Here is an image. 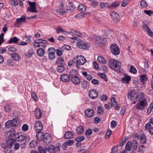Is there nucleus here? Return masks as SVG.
Returning a JSON list of instances; mask_svg holds the SVG:
<instances>
[{
    "mask_svg": "<svg viewBox=\"0 0 153 153\" xmlns=\"http://www.w3.org/2000/svg\"><path fill=\"white\" fill-rule=\"evenodd\" d=\"M109 32L107 30H105L102 32V36H98L96 37L95 42L100 46L104 45L106 42V39Z\"/></svg>",
    "mask_w": 153,
    "mask_h": 153,
    "instance_id": "nucleus-1",
    "label": "nucleus"
},
{
    "mask_svg": "<svg viewBox=\"0 0 153 153\" xmlns=\"http://www.w3.org/2000/svg\"><path fill=\"white\" fill-rule=\"evenodd\" d=\"M109 67L118 73L120 72V63L118 61L114 59H111L108 62Z\"/></svg>",
    "mask_w": 153,
    "mask_h": 153,
    "instance_id": "nucleus-2",
    "label": "nucleus"
},
{
    "mask_svg": "<svg viewBox=\"0 0 153 153\" xmlns=\"http://www.w3.org/2000/svg\"><path fill=\"white\" fill-rule=\"evenodd\" d=\"M73 59L78 68H79L78 65H83L86 62L85 58L81 55L76 56L73 58Z\"/></svg>",
    "mask_w": 153,
    "mask_h": 153,
    "instance_id": "nucleus-3",
    "label": "nucleus"
},
{
    "mask_svg": "<svg viewBox=\"0 0 153 153\" xmlns=\"http://www.w3.org/2000/svg\"><path fill=\"white\" fill-rule=\"evenodd\" d=\"M76 46L80 49L87 50L90 48V44L87 42L79 39L78 40Z\"/></svg>",
    "mask_w": 153,
    "mask_h": 153,
    "instance_id": "nucleus-4",
    "label": "nucleus"
},
{
    "mask_svg": "<svg viewBox=\"0 0 153 153\" xmlns=\"http://www.w3.org/2000/svg\"><path fill=\"white\" fill-rule=\"evenodd\" d=\"M19 123V119L15 118L12 120L7 121L5 123V126L7 128H10L11 127H17Z\"/></svg>",
    "mask_w": 153,
    "mask_h": 153,
    "instance_id": "nucleus-5",
    "label": "nucleus"
},
{
    "mask_svg": "<svg viewBox=\"0 0 153 153\" xmlns=\"http://www.w3.org/2000/svg\"><path fill=\"white\" fill-rule=\"evenodd\" d=\"M147 104V101L146 98H144L138 102L135 105V107L138 110H143Z\"/></svg>",
    "mask_w": 153,
    "mask_h": 153,
    "instance_id": "nucleus-6",
    "label": "nucleus"
},
{
    "mask_svg": "<svg viewBox=\"0 0 153 153\" xmlns=\"http://www.w3.org/2000/svg\"><path fill=\"white\" fill-rule=\"evenodd\" d=\"M110 49L112 53L114 55H117L120 53V50L119 47L115 43L112 44L111 45Z\"/></svg>",
    "mask_w": 153,
    "mask_h": 153,
    "instance_id": "nucleus-7",
    "label": "nucleus"
},
{
    "mask_svg": "<svg viewBox=\"0 0 153 153\" xmlns=\"http://www.w3.org/2000/svg\"><path fill=\"white\" fill-rule=\"evenodd\" d=\"M14 140L13 139H8L5 142V143L1 144V147L4 149L7 148H11L14 144Z\"/></svg>",
    "mask_w": 153,
    "mask_h": 153,
    "instance_id": "nucleus-8",
    "label": "nucleus"
},
{
    "mask_svg": "<svg viewBox=\"0 0 153 153\" xmlns=\"http://www.w3.org/2000/svg\"><path fill=\"white\" fill-rule=\"evenodd\" d=\"M75 70H72L70 71L71 76V81L74 85H77L79 84L80 82V80L79 77L76 76H73L72 75V72H74Z\"/></svg>",
    "mask_w": 153,
    "mask_h": 153,
    "instance_id": "nucleus-9",
    "label": "nucleus"
},
{
    "mask_svg": "<svg viewBox=\"0 0 153 153\" xmlns=\"http://www.w3.org/2000/svg\"><path fill=\"white\" fill-rule=\"evenodd\" d=\"M110 15L113 22L117 24L120 20V16L117 13L114 12H111Z\"/></svg>",
    "mask_w": 153,
    "mask_h": 153,
    "instance_id": "nucleus-10",
    "label": "nucleus"
},
{
    "mask_svg": "<svg viewBox=\"0 0 153 153\" xmlns=\"http://www.w3.org/2000/svg\"><path fill=\"white\" fill-rule=\"evenodd\" d=\"M48 151L50 153H56L60 151L59 147L56 146L55 147L53 145H50L48 148Z\"/></svg>",
    "mask_w": 153,
    "mask_h": 153,
    "instance_id": "nucleus-11",
    "label": "nucleus"
},
{
    "mask_svg": "<svg viewBox=\"0 0 153 153\" xmlns=\"http://www.w3.org/2000/svg\"><path fill=\"white\" fill-rule=\"evenodd\" d=\"M55 48H50L48 50V59L50 60H53L55 58L54 53Z\"/></svg>",
    "mask_w": 153,
    "mask_h": 153,
    "instance_id": "nucleus-12",
    "label": "nucleus"
},
{
    "mask_svg": "<svg viewBox=\"0 0 153 153\" xmlns=\"http://www.w3.org/2000/svg\"><path fill=\"white\" fill-rule=\"evenodd\" d=\"M89 96L91 98L95 99L96 98L98 95V93L96 90L92 89L90 90L89 92Z\"/></svg>",
    "mask_w": 153,
    "mask_h": 153,
    "instance_id": "nucleus-13",
    "label": "nucleus"
},
{
    "mask_svg": "<svg viewBox=\"0 0 153 153\" xmlns=\"http://www.w3.org/2000/svg\"><path fill=\"white\" fill-rule=\"evenodd\" d=\"M43 128L42 123L39 121H36L34 127V130L37 131H41Z\"/></svg>",
    "mask_w": 153,
    "mask_h": 153,
    "instance_id": "nucleus-14",
    "label": "nucleus"
},
{
    "mask_svg": "<svg viewBox=\"0 0 153 153\" xmlns=\"http://www.w3.org/2000/svg\"><path fill=\"white\" fill-rule=\"evenodd\" d=\"M42 138V140H43L46 144L49 143L51 141L50 135L48 133H46L43 134Z\"/></svg>",
    "mask_w": 153,
    "mask_h": 153,
    "instance_id": "nucleus-15",
    "label": "nucleus"
},
{
    "mask_svg": "<svg viewBox=\"0 0 153 153\" xmlns=\"http://www.w3.org/2000/svg\"><path fill=\"white\" fill-rule=\"evenodd\" d=\"M25 137V134H23V133H17L15 135V138L16 140L21 141L24 140Z\"/></svg>",
    "mask_w": 153,
    "mask_h": 153,
    "instance_id": "nucleus-16",
    "label": "nucleus"
},
{
    "mask_svg": "<svg viewBox=\"0 0 153 153\" xmlns=\"http://www.w3.org/2000/svg\"><path fill=\"white\" fill-rule=\"evenodd\" d=\"M29 3L30 7L28 8V10L31 12L36 13L37 10L36 9L35 2L29 1Z\"/></svg>",
    "mask_w": 153,
    "mask_h": 153,
    "instance_id": "nucleus-17",
    "label": "nucleus"
},
{
    "mask_svg": "<svg viewBox=\"0 0 153 153\" xmlns=\"http://www.w3.org/2000/svg\"><path fill=\"white\" fill-rule=\"evenodd\" d=\"M85 114L86 117H91L94 115V112L92 109L88 108L85 110Z\"/></svg>",
    "mask_w": 153,
    "mask_h": 153,
    "instance_id": "nucleus-18",
    "label": "nucleus"
},
{
    "mask_svg": "<svg viewBox=\"0 0 153 153\" xmlns=\"http://www.w3.org/2000/svg\"><path fill=\"white\" fill-rule=\"evenodd\" d=\"M111 103V106L114 108L116 110H119L120 107L118 106L117 102L115 100L114 97H111L110 99Z\"/></svg>",
    "mask_w": 153,
    "mask_h": 153,
    "instance_id": "nucleus-19",
    "label": "nucleus"
},
{
    "mask_svg": "<svg viewBox=\"0 0 153 153\" xmlns=\"http://www.w3.org/2000/svg\"><path fill=\"white\" fill-rule=\"evenodd\" d=\"M143 29L144 30L146 31L147 32V33L150 36H152L153 33L147 25L143 24Z\"/></svg>",
    "mask_w": 153,
    "mask_h": 153,
    "instance_id": "nucleus-20",
    "label": "nucleus"
},
{
    "mask_svg": "<svg viewBox=\"0 0 153 153\" xmlns=\"http://www.w3.org/2000/svg\"><path fill=\"white\" fill-rule=\"evenodd\" d=\"M26 19L24 16H22L19 18H17L16 19V23L17 24L20 25L22 23L26 22Z\"/></svg>",
    "mask_w": 153,
    "mask_h": 153,
    "instance_id": "nucleus-21",
    "label": "nucleus"
},
{
    "mask_svg": "<svg viewBox=\"0 0 153 153\" xmlns=\"http://www.w3.org/2000/svg\"><path fill=\"white\" fill-rule=\"evenodd\" d=\"M60 78L62 82H67L70 79V77L69 75L65 74L62 75Z\"/></svg>",
    "mask_w": 153,
    "mask_h": 153,
    "instance_id": "nucleus-22",
    "label": "nucleus"
},
{
    "mask_svg": "<svg viewBox=\"0 0 153 153\" xmlns=\"http://www.w3.org/2000/svg\"><path fill=\"white\" fill-rule=\"evenodd\" d=\"M74 134L71 131H68L66 132L64 135V137L66 139L72 138L73 137Z\"/></svg>",
    "mask_w": 153,
    "mask_h": 153,
    "instance_id": "nucleus-23",
    "label": "nucleus"
},
{
    "mask_svg": "<svg viewBox=\"0 0 153 153\" xmlns=\"http://www.w3.org/2000/svg\"><path fill=\"white\" fill-rule=\"evenodd\" d=\"M56 12L61 15L65 13L66 11L64 9V4L62 3L61 4L59 8L56 10Z\"/></svg>",
    "mask_w": 153,
    "mask_h": 153,
    "instance_id": "nucleus-24",
    "label": "nucleus"
},
{
    "mask_svg": "<svg viewBox=\"0 0 153 153\" xmlns=\"http://www.w3.org/2000/svg\"><path fill=\"white\" fill-rule=\"evenodd\" d=\"M136 94V93L135 91L131 90L128 94V97L130 98L131 100H134V99H135L136 96L135 95Z\"/></svg>",
    "mask_w": 153,
    "mask_h": 153,
    "instance_id": "nucleus-25",
    "label": "nucleus"
},
{
    "mask_svg": "<svg viewBox=\"0 0 153 153\" xmlns=\"http://www.w3.org/2000/svg\"><path fill=\"white\" fill-rule=\"evenodd\" d=\"M146 130H149V132L151 134H153V127H152L151 125L149 123H148L145 126Z\"/></svg>",
    "mask_w": 153,
    "mask_h": 153,
    "instance_id": "nucleus-26",
    "label": "nucleus"
},
{
    "mask_svg": "<svg viewBox=\"0 0 153 153\" xmlns=\"http://www.w3.org/2000/svg\"><path fill=\"white\" fill-rule=\"evenodd\" d=\"M37 55L40 57L43 56L45 53V51L42 48H39L37 49L36 51Z\"/></svg>",
    "mask_w": 153,
    "mask_h": 153,
    "instance_id": "nucleus-27",
    "label": "nucleus"
},
{
    "mask_svg": "<svg viewBox=\"0 0 153 153\" xmlns=\"http://www.w3.org/2000/svg\"><path fill=\"white\" fill-rule=\"evenodd\" d=\"M33 52L32 49H29L28 52L24 54V56L26 58H31L33 54Z\"/></svg>",
    "mask_w": 153,
    "mask_h": 153,
    "instance_id": "nucleus-28",
    "label": "nucleus"
},
{
    "mask_svg": "<svg viewBox=\"0 0 153 153\" xmlns=\"http://www.w3.org/2000/svg\"><path fill=\"white\" fill-rule=\"evenodd\" d=\"M145 94L143 92H140L135 96V99L136 101H140L141 99L144 98Z\"/></svg>",
    "mask_w": 153,
    "mask_h": 153,
    "instance_id": "nucleus-29",
    "label": "nucleus"
},
{
    "mask_svg": "<svg viewBox=\"0 0 153 153\" xmlns=\"http://www.w3.org/2000/svg\"><path fill=\"white\" fill-rule=\"evenodd\" d=\"M35 115L38 119H40L42 117V113L40 110L36 108L35 110Z\"/></svg>",
    "mask_w": 153,
    "mask_h": 153,
    "instance_id": "nucleus-30",
    "label": "nucleus"
},
{
    "mask_svg": "<svg viewBox=\"0 0 153 153\" xmlns=\"http://www.w3.org/2000/svg\"><path fill=\"white\" fill-rule=\"evenodd\" d=\"M140 143L141 144H144L146 142V139L145 135L144 134H140Z\"/></svg>",
    "mask_w": 153,
    "mask_h": 153,
    "instance_id": "nucleus-31",
    "label": "nucleus"
},
{
    "mask_svg": "<svg viewBox=\"0 0 153 153\" xmlns=\"http://www.w3.org/2000/svg\"><path fill=\"white\" fill-rule=\"evenodd\" d=\"M77 8L78 10L81 12H84L86 10V7L83 4H81L79 5Z\"/></svg>",
    "mask_w": 153,
    "mask_h": 153,
    "instance_id": "nucleus-32",
    "label": "nucleus"
},
{
    "mask_svg": "<svg viewBox=\"0 0 153 153\" xmlns=\"http://www.w3.org/2000/svg\"><path fill=\"white\" fill-rule=\"evenodd\" d=\"M84 127L81 126H79L76 129V133L78 134L83 133L84 132Z\"/></svg>",
    "mask_w": 153,
    "mask_h": 153,
    "instance_id": "nucleus-33",
    "label": "nucleus"
},
{
    "mask_svg": "<svg viewBox=\"0 0 153 153\" xmlns=\"http://www.w3.org/2000/svg\"><path fill=\"white\" fill-rule=\"evenodd\" d=\"M70 33L72 34V35L77 36L79 37H81L82 35L80 33L73 29L71 30Z\"/></svg>",
    "mask_w": 153,
    "mask_h": 153,
    "instance_id": "nucleus-34",
    "label": "nucleus"
},
{
    "mask_svg": "<svg viewBox=\"0 0 153 153\" xmlns=\"http://www.w3.org/2000/svg\"><path fill=\"white\" fill-rule=\"evenodd\" d=\"M12 58L15 60L18 61L20 59V56L17 53H13L11 55Z\"/></svg>",
    "mask_w": 153,
    "mask_h": 153,
    "instance_id": "nucleus-35",
    "label": "nucleus"
},
{
    "mask_svg": "<svg viewBox=\"0 0 153 153\" xmlns=\"http://www.w3.org/2000/svg\"><path fill=\"white\" fill-rule=\"evenodd\" d=\"M140 77V80L143 83H145L148 79L146 76L145 75H141Z\"/></svg>",
    "mask_w": 153,
    "mask_h": 153,
    "instance_id": "nucleus-36",
    "label": "nucleus"
},
{
    "mask_svg": "<svg viewBox=\"0 0 153 153\" xmlns=\"http://www.w3.org/2000/svg\"><path fill=\"white\" fill-rule=\"evenodd\" d=\"M125 148L126 149L129 151L131 150L132 148V143L131 141H128L126 145Z\"/></svg>",
    "mask_w": 153,
    "mask_h": 153,
    "instance_id": "nucleus-37",
    "label": "nucleus"
},
{
    "mask_svg": "<svg viewBox=\"0 0 153 153\" xmlns=\"http://www.w3.org/2000/svg\"><path fill=\"white\" fill-rule=\"evenodd\" d=\"M37 139L39 141L42 140L43 134L41 131H37L36 134Z\"/></svg>",
    "mask_w": 153,
    "mask_h": 153,
    "instance_id": "nucleus-38",
    "label": "nucleus"
},
{
    "mask_svg": "<svg viewBox=\"0 0 153 153\" xmlns=\"http://www.w3.org/2000/svg\"><path fill=\"white\" fill-rule=\"evenodd\" d=\"M19 41V39L16 36H15L11 39H10L8 41V43L9 44L11 43H16Z\"/></svg>",
    "mask_w": 153,
    "mask_h": 153,
    "instance_id": "nucleus-39",
    "label": "nucleus"
},
{
    "mask_svg": "<svg viewBox=\"0 0 153 153\" xmlns=\"http://www.w3.org/2000/svg\"><path fill=\"white\" fill-rule=\"evenodd\" d=\"M75 7L73 3L70 2L68 6V10L71 12H72L75 9Z\"/></svg>",
    "mask_w": 153,
    "mask_h": 153,
    "instance_id": "nucleus-40",
    "label": "nucleus"
},
{
    "mask_svg": "<svg viewBox=\"0 0 153 153\" xmlns=\"http://www.w3.org/2000/svg\"><path fill=\"white\" fill-rule=\"evenodd\" d=\"M132 143V147L133 148V149L134 150H136L137 147V141L135 140H134L133 141Z\"/></svg>",
    "mask_w": 153,
    "mask_h": 153,
    "instance_id": "nucleus-41",
    "label": "nucleus"
},
{
    "mask_svg": "<svg viewBox=\"0 0 153 153\" xmlns=\"http://www.w3.org/2000/svg\"><path fill=\"white\" fill-rule=\"evenodd\" d=\"M97 59L98 61L101 63L105 64L107 62L106 60L102 56H98Z\"/></svg>",
    "mask_w": 153,
    "mask_h": 153,
    "instance_id": "nucleus-42",
    "label": "nucleus"
},
{
    "mask_svg": "<svg viewBox=\"0 0 153 153\" xmlns=\"http://www.w3.org/2000/svg\"><path fill=\"white\" fill-rule=\"evenodd\" d=\"M109 4L107 2H101L100 3L99 6L101 9H103L105 7L109 6Z\"/></svg>",
    "mask_w": 153,
    "mask_h": 153,
    "instance_id": "nucleus-43",
    "label": "nucleus"
},
{
    "mask_svg": "<svg viewBox=\"0 0 153 153\" xmlns=\"http://www.w3.org/2000/svg\"><path fill=\"white\" fill-rule=\"evenodd\" d=\"M16 133L15 130L13 128H12L11 130H10L8 132V134L11 137H12L14 136H15Z\"/></svg>",
    "mask_w": 153,
    "mask_h": 153,
    "instance_id": "nucleus-44",
    "label": "nucleus"
},
{
    "mask_svg": "<svg viewBox=\"0 0 153 153\" xmlns=\"http://www.w3.org/2000/svg\"><path fill=\"white\" fill-rule=\"evenodd\" d=\"M34 42L37 44L42 43L43 44H46L47 43V41L45 40H43L41 39H36L34 40Z\"/></svg>",
    "mask_w": 153,
    "mask_h": 153,
    "instance_id": "nucleus-45",
    "label": "nucleus"
},
{
    "mask_svg": "<svg viewBox=\"0 0 153 153\" xmlns=\"http://www.w3.org/2000/svg\"><path fill=\"white\" fill-rule=\"evenodd\" d=\"M119 5V3L117 2H115L113 3L111 5L108 7L110 9H114L116 7Z\"/></svg>",
    "mask_w": 153,
    "mask_h": 153,
    "instance_id": "nucleus-46",
    "label": "nucleus"
},
{
    "mask_svg": "<svg viewBox=\"0 0 153 153\" xmlns=\"http://www.w3.org/2000/svg\"><path fill=\"white\" fill-rule=\"evenodd\" d=\"M64 70L65 68L63 66H58L56 68V70L59 73H62L64 71Z\"/></svg>",
    "mask_w": 153,
    "mask_h": 153,
    "instance_id": "nucleus-47",
    "label": "nucleus"
},
{
    "mask_svg": "<svg viewBox=\"0 0 153 153\" xmlns=\"http://www.w3.org/2000/svg\"><path fill=\"white\" fill-rule=\"evenodd\" d=\"M85 140V137L83 136H79L75 139V140L77 142H81Z\"/></svg>",
    "mask_w": 153,
    "mask_h": 153,
    "instance_id": "nucleus-48",
    "label": "nucleus"
},
{
    "mask_svg": "<svg viewBox=\"0 0 153 153\" xmlns=\"http://www.w3.org/2000/svg\"><path fill=\"white\" fill-rule=\"evenodd\" d=\"M38 150L39 153H46V151L45 148L41 146H39Z\"/></svg>",
    "mask_w": 153,
    "mask_h": 153,
    "instance_id": "nucleus-49",
    "label": "nucleus"
},
{
    "mask_svg": "<svg viewBox=\"0 0 153 153\" xmlns=\"http://www.w3.org/2000/svg\"><path fill=\"white\" fill-rule=\"evenodd\" d=\"M92 132L93 131L91 129H88L85 131V134L87 137H89L90 135L92 134Z\"/></svg>",
    "mask_w": 153,
    "mask_h": 153,
    "instance_id": "nucleus-50",
    "label": "nucleus"
},
{
    "mask_svg": "<svg viewBox=\"0 0 153 153\" xmlns=\"http://www.w3.org/2000/svg\"><path fill=\"white\" fill-rule=\"evenodd\" d=\"M97 112L98 114H102L103 113L104 110L102 108V107L101 106H98L97 107Z\"/></svg>",
    "mask_w": 153,
    "mask_h": 153,
    "instance_id": "nucleus-51",
    "label": "nucleus"
},
{
    "mask_svg": "<svg viewBox=\"0 0 153 153\" xmlns=\"http://www.w3.org/2000/svg\"><path fill=\"white\" fill-rule=\"evenodd\" d=\"M11 109L10 106L9 104H7L4 107V110L6 112H9L11 110Z\"/></svg>",
    "mask_w": 153,
    "mask_h": 153,
    "instance_id": "nucleus-52",
    "label": "nucleus"
},
{
    "mask_svg": "<svg viewBox=\"0 0 153 153\" xmlns=\"http://www.w3.org/2000/svg\"><path fill=\"white\" fill-rule=\"evenodd\" d=\"M37 145L36 142L35 140H32L30 143V146L31 148H34Z\"/></svg>",
    "mask_w": 153,
    "mask_h": 153,
    "instance_id": "nucleus-53",
    "label": "nucleus"
},
{
    "mask_svg": "<svg viewBox=\"0 0 153 153\" xmlns=\"http://www.w3.org/2000/svg\"><path fill=\"white\" fill-rule=\"evenodd\" d=\"M130 71L133 74H135L137 72L136 68L133 65L131 66Z\"/></svg>",
    "mask_w": 153,
    "mask_h": 153,
    "instance_id": "nucleus-54",
    "label": "nucleus"
},
{
    "mask_svg": "<svg viewBox=\"0 0 153 153\" xmlns=\"http://www.w3.org/2000/svg\"><path fill=\"white\" fill-rule=\"evenodd\" d=\"M64 62V59L62 57H59L56 60V62L57 64H63Z\"/></svg>",
    "mask_w": 153,
    "mask_h": 153,
    "instance_id": "nucleus-55",
    "label": "nucleus"
},
{
    "mask_svg": "<svg viewBox=\"0 0 153 153\" xmlns=\"http://www.w3.org/2000/svg\"><path fill=\"white\" fill-rule=\"evenodd\" d=\"M85 16V14L82 13H79L76 15L75 17L76 18L81 19L84 18Z\"/></svg>",
    "mask_w": 153,
    "mask_h": 153,
    "instance_id": "nucleus-56",
    "label": "nucleus"
},
{
    "mask_svg": "<svg viewBox=\"0 0 153 153\" xmlns=\"http://www.w3.org/2000/svg\"><path fill=\"white\" fill-rule=\"evenodd\" d=\"M56 32L57 33H62L65 31L60 26H58L56 29Z\"/></svg>",
    "mask_w": 153,
    "mask_h": 153,
    "instance_id": "nucleus-57",
    "label": "nucleus"
},
{
    "mask_svg": "<svg viewBox=\"0 0 153 153\" xmlns=\"http://www.w3.org/2000/svg\"><path fill=\"white\" fill-rule=\"evenodd\" d=\"M99 76L102 79H104L105 81L106 82L108 81V79L106 78V75L104 73H100L99 74Z\"/></svg>",
    "mask_w": 153,
    "mask_h": 153,
    "instance_id": "nucleus-58",
    "label": "nucleus"
},
{
    "mask_svg": "<svg viewBox=\"0 0 153 153\" xmlns=\"http://www.w3.org/2000/svg\"><path fill=\"white\" fill-rule=\"evenodd\" d=\"M95 21L97 23L99 24L102 23L103 22V19L102 18L96 17L95 19Z\"/></svg>",
    "mask_w": 153,
    "mask_h": 153,
    "instance_id": "nucleus-59",
    "label": "nucleus"
},
{
    "mask_svg": "<svg viewBox=\"0 0 153 153\" xmlns=\"http://www.w3.org/2000/svg\"><path fill=\"white\" fill-rule=\"evenodd\" d=\"M131 80V77L130 76H126L123 78L122 80L123 82L127 83Z\"/></svg>",
    "mask_w": 153,
    "mask_h": 153,
    "instance_id": "nucleus-60",
    "label": "nucleus"
},
{
    "mask_svg": "<svg viewBox=\"0 0 153 153\" xmlns=\"http://www.w3.org/2000/svg\"><path fill=\"white\" fill-rule=\"evenodd\" d=\"M145 148V146L143 145H141L139 146L138 149L140 153H143V149Z\"/></svg>",
    "mask_w": 153,
    "mask_h": 153,
    "instance_id": "nucleus-61",
    "label": "nucleus"
},
{
    "mask_svg": "<svg viewBox=\"0 0 153 153\" xmlns=\"http://www.w3.org/2000/svg\"><path fill=\"white\" fill-rule=\"evenodd\" d=\"M31 98L34 100L35 101H36L37 99V96L34 92H32L31 93Z\"/></svg>",
    "mask_w": 153,
    "mask_h": 153,
    "instance_id": "nucleus-62",
    "label": "nucleus"
},
{
    "mask_svg": "<svg viewBox=\"0 0 153 153\" xmlns=\"http://www.w3.org/2000/svg\"><path fill=\"white\" fill-rule=\"evenodd\" d=\"M62 48L63 49L66 50H70L71 49V47L68 45H64L62 46Z\"/></svg>",
    "mask_w": 153,
    "mask_h": 153,
    "instance_id": "nucleus-63",
    "label": "nucleus"
},
{
    "mask_svg": "<svg viewBox=\"0 0 153 153\" xmlns=\"http://www.w3.org/2000/svg\"><path fill=\"white\" fill-rule=\"evenodd\" d=\"M82 85L83 88H86L88 86V84L87 81L85 80H84L82 84Z\"/></svg>",
    "mask_w": 153,
    "mask_h": 153,
    "instance_id": "nucleus-64",
    "label": "nucleus"
}]
</instances>
